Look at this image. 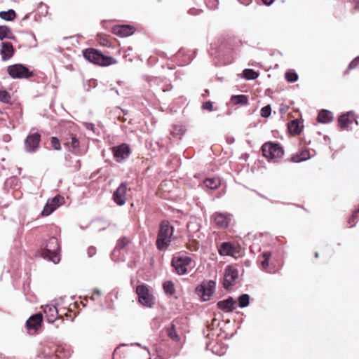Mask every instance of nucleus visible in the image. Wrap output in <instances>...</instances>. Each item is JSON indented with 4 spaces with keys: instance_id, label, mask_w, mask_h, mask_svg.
Listing matches in <instances>:
<instances>
[{
    "instance_id": "nucleus-1",
    "label": "nucleus",
    "mask_w": 359,
    "mask_h": 359,
    "mask_svg": "<svg viewBox=\"0 0 359 359\" xmlns=\"http://www.w3.org/2000/svg\"><path fill=\"white\" fill-rule=\"evenodd\" d=\"M173 234V228L168 221H163L160 224V229L156 241V246L158 250H164L168 248L171 242Z\"/></svg>"
},
{
    "instance_id": "nucleus-2",
    "label": "nucleus",
    "mask_w": 359,
    "mask_h": 359,
    "mask_svg": "<svg viewBox=\"0 0 359 359\" xmlns=\"http://www.w3.org/2000/svg\"><path fill=\"white\" fill-rule=\"evenodd\" d=\"M83 56L89 62L101 66H109L117 62L114 57L104 55L101 52L93 48L85 50Z\"/></svg>"
},
{
    "instance_id": "nucleus-3",
    "label": "nucleus",
    "mask_w": 359,
    "mask_h": 359,
    "mask_svg": "<svg viewBox=\"0 0 359 359\" xmlns=\"http://www.w3.org/2000/svg\"><path fill=\"white\" fill-rule=\"evenodd\" d=\"M262 149L264 157L274 161L282 158L284 154L283 148L276 143H265L263 144Z\"/></svg>"
},
{
    "instance_id": "nucleus-4",
    "label": "nucleus",
    "mask_w": 359,
    "mask_h": 359,
    "mask_svg": "<svg viewBox=\"0 0 359 359\" xmlns=\"http://www.w3.org/2000/svg\"><path fill=\"white\" fill-rule=\"evenodd\" d=\"M59 244L56 238H50L46 244V249L42 252V256L54 263L60 261L58 256Z\"/></svg>"
},
{
    "instance_id": "nucleus-5",
    "label": "nucleus",
    "mask_w": 359,
    "mask_h": 359,
    "mask_svg": "<svg viewBox=\"0 0 359 359\" xmlns=\"http://www.w3.org/2000/svg\"><path fill=\"white\" fill-rule=\"evenodd\" d=\"M81 138L76 135L69 134L64 140V146L72 153L76 155H82L85 150L82 149Z\"/></svg>"
},
{
    "instance_id": "nucleus-6",
    "label": "nucleus",
    "mask_w": 359,
    "mask_h": 359,
    "mask_svg": "<svg viewBox=\"0 0 359 359\" xmlns=\"http://www.w3.org/2000/svg\"><path fill=\"white\" fill-rule=\"evenodd\" d=\"M136 293L138 296V302L140 304L149 308L154 306V297L147 285H138L136 288Z\"/></svg>"
},
{
    "instance_id": "nucleus-7",
    "label": "nucleus",
    "mask_w": 359,
    "mask_h": 359,
    "mask_svg": "<svg viewBox=\"0 0 359 359\" xmlns=\"http://www.w3.org/2000/svg\"><path fill=\"white\" fill-rule=\"evenodd\" d=\"M191 262V259L188 256H177L172 258V266L177 274L184 275L188 273Z\"/></svg>"
},
{
    "instance_id": "nucleus-8",
    "label": "nucleus",
    "mask_w": 359,
    "mask_h": 359,
    "mask_svg": "<svg viewBox=\"0 0 359 359\" xmlns=\"http://www.w3.org/2000/svg\"><path fill=\"white\" fill-rule=\"evenodd\" d=\"M9 75L13 79L29 78L33 73L29 69L22 65L15 64L8 67Z\"/></svg>"
},
{
    "instance_id": "nucleus-9",
    "label": "nucleus",
    "mask_w": 359,
    "mask_h": 359,
    "mask_svg": "<svg viewBox=\"0 0 359 359\" xmlns=\"http://www.w3.org/2000/svg\"><path fill=\"white\" fill-rule=\"evenodd\" d=\"M215 285V282L213 280L204 281L197 287L196 292L203 301H208L214 294Z\"/></svg>"
},
{
    "instance_id": "nucleus-10",
    "label": "nucleus",
    "mask_w": 359,
    "mask_h": 359,
    "mask_svg": "<svg viewBox=\"0 0 359 359\" xmlns=\"http://www.w3.org/2000/svg\"><path fill=\"white\" fill-rule=\"evenodd\" d=\"M64 201V198L57 195L54 198L48 200L46 205L42 210L43 216L50 215L57 207H59Z\"/></svg>"
},
{
    "instance_id": "nucleus-11",
    "label": "nucleus",
    "mask_w": 359,
    "mask_h": 359,
    "mask_svg": "<svg viewBox=\"0 0 359 359\" xmlns=\"http://www.w3.org/2000/svg\"><path fill=\"white\" fill-rule=\"evenodd\" d=\"M41 140V135L38 133H34L27 137L25 140V148L27 152H34L39 147Z\"/></svg>"
},
{
    "instance_id": "nucleus-12",
    "label": "nucleus",
    "mask_w": 359,
    "mask_h": 359,
    "mask_svg": "<svg viewBox=\"0 0 359 359\" xmlns=\"http://www.w3.org/2000/svg\"><path fill=\"white\" fill-rule=\"evenodd\" d=\"M238 277V270L231 266H229L224 273V287L228 288L231 286H232Z\"/></svg>"
},
{
    "instance_id": "nucleus-13",
    "label": "nucleus",
    "mask_w": 359,
    "mask_h": 359,
    "mask_svg": "<svg viewBox=\"0 0 359 359\" xmlns=\"http://www.w3.org/2000/svg\"><path fill=\"white\" fill-rule=\"evenodd\" d=\"M112 151L116 161L121 162L129 156L130 149L128 144H122L121 145L113 147Z\"/></svg>"
},
{
    "instance_id": "nucleus-14",
    "label": "nucleus",
    "mask_w": 359,
    "mask_h": 359,
    "mask_svg": "<svg viewBox=\"0 0 359 359\" xmlns=\"http://www.w3.org/2000/svg\"><path fill=\"white\" fill-rule=\"evenodd\" d=\"M127 183L122 182L114 191L113 198L114 202L118 205H123L126 201Z\"/></svg>"
},
{
    "instance_id": "nucleus-15",
    "label": "nucleus",
    "mask_w": 359,
    "mask_h": 359,
    "mask_svg": "<svg viewBox=\"0 0 359 359\" xmlns=\"http://www.w3.org/2000/svg\"><path fill=\"white\" fill-rule=\"evenodd\" d=\"M42 315L37 313L31 316L26 322L28 330H37L41 325Z\"/></svg>"
},
{
    "instance_id": "nucleus-16",
    "label": "nucleus",
    "mask_w": 359,
    "mask_h": 359,
    "mask_svg": "<svg viewBox=\"0 0 359 359\" xmlns=\"http://www.w3.org/2000/svg\"><path fill=\"white\" fill-rule=\"evenodd\" d=\"M43 312L48 323H53L58 313L57 308L53 305L44 306Z\"/></svg>"
},
{
    "instance_id": "nucleus-17",
    "label": "nucleus",
    "mask_w": 359,
    "mask_h": 359,
    "mask_svg": "<svg viewBox=\"0 0 359 359\" xmlns=\"http://www.w3.org/2000/svg\"><path fill=\"white\" fill-rule=\"evenodd\" d=\"M215 223L220 228H226L228 226L230 218L224 213L216 212L213 215Z\"/></svg>"
},
{
    "instance_id": "nucleus-18",
    "label": "nucleus",
    "mask_w": 359,
    "mask_h": 359,
    "mask_svg": "<svg viewBox=\"0 0 359 359\" xmlns=\"http://www.w3.org/2000/svg\"><path fill=\"white\" fill-rule=\"evenodd\" d=\"M235 304L236 301L232 297H229L225 300L219 301L217 306L225 312H231L235 309Z\"/></svg>"
},
{
    "instance_id": "nucleus-19",
    "label": "nucleus",
    "mask_w": 359,
    "mask_h": 359,
    "mask_svg": "<svg viewBox=\"0 0 359 359\" xmlns=\"http://www.w3.org/2000/svg\"><path fill=\"white\" fill-rule=\"evenodd\" d=\"M14 53V48L11 43L4 42L2 43V48L1 50V54L3 60H7L10 59Z\"/></svg>"
},
{
    "instance_id": "nucleus-20",
    "label": "nucleus",
    "mask_w": 359,
    "mask_h": 359,
    "mask_svg": "<svg viewBox=\"0 0 359 359\" xmlns=\"http://www.w3.org/2000/svg\"><path fill=\"white\" fill-rule=\"evenodd\" d=\"M133 32V27L129 25H119L114 28V33L121 36H128Z\"/></svg>"
},
{
    "instance_id": "nucleus-21",
    "label": "nucleus",
    "mask_w": 359,
    "mask_h": 359,
    "mask_svg": "<svg viewBox=\"0 0 359 359\" xmlns=\"http://www.w3.org/2000/svg\"><path fill=\"white\" fill-rule=\"evenodd\" d=\"M354 121V114L352 111H349L346 114L339 116L338 121L341 128H346L349 124Z\"/></svg>"
},
{
    "instance_id": "nucleus-22",
    "label": "nucleus",
    "mask_w": 359,
    "mask_h": 359,
    "mask_svg": "<svg viewBox=\"0 0 359 359\" xmlns=\"http://www.w3.org/2000/svg\"><path fill=\"white\" fill-rule=\"evenodd\" d=\"M231 102L234 105H247L248 104V97L245 95H232L231 97Z\"/></svg>"
},
{
    "instance_id": "nucleus-23",
    "label": "nucleus",
    "mask_w": 359,
    "mask_h": 359,
    "mask_svg": "<svg viewBox=\"0 0 359 359\" xmlns=\"http://www.w3.org/2000/svg\"><path fill=\"white\" fill-rule=\"evenodd\" d=\"M310 158V154L308 150H304L299 152V154H296L292 156V161L295 163H299L301 161H306Z\"/></svg>"
},
{
    "instance_id": "nucleus-24",
    "label": "nucleus",
    "mask_w": 359,
    "mask_h": 359,
    "mask_svg": "<svg viewBox=\"0 0 359 359\" xmlns=\"http://www.w3.org/2000/svg\"><path fill=\"white\" fill-rule=\"evenodd\" d=\"M332 119V116L330 111L327 110H322L318 116V121L320 123H327Z\"/></svg>"
},
{
    "instance_id": "nucleus-25",
    "label": "nucleus",
    "mask_w": 359,
    "mask_h": 359,
    "mask_svg": "<svg viewBox=\"0 0 359 359\" xmlns=\"http://www.w3.org/2000/svg\"><path fill=\"white\" fill-rule=\"evenodd\" d=\"M219 252L222 256L230 255L233 252V248L231 243H224L221 245Z\"/></svg>"
},
{
    "instance_id": "nucleus-26",
    "label": "nucleus",
    "mask_w": 359,
    "mask_h": 359,
    "mask_svg": "<svg viewBox=\"0 0 359 359\" xmlns=\"http://www.w3.org/2000/svg\"><path fill=\"white\" fill-rule=\"evenodd\" d=\"M288 129L290 132L294 135H298L302 131L300 123L297 120L292 121L288 124Z\"/></svg>"
},
{
    "instance_id": "nucleus-27",
    "label": "nucleus",
    "mask_w": 359,
    "mask_h": 359,
    "mask_svg": "<svg viewBox=\"0 0 359 359\" xmlns=\"http://www.w3.org/2000/svg\"><path fill=\"white\" fill-rule=\"evenodd\" d=\"M204 184L208 188L214 189L220 185V181L217 178H208L204 181Z\"/></svg>"
},
{
    "instance_id": "nucleus-28",
    "label": "nucleus",
    "mask_w": 359,
    "mask_h": 359,
    "mask_svg": "<svg viewBox=\"0 0 359 359\" xmlns=\"http://www.w3.org/2000/svg\"><path fill=\"white\" fill-rule=\"evenodd\" d=\"M168 336L175 341H179L180 339V336L177 334L174 324H172L170 327L166 329Z\"/></svg>"
},
{
    "instance_id": "nucleus-29",
    "label": "nucleus",
    "mask_w": 359,
    "mask_h": 359,
    "mask_svg": "<svg viewBox=\"0 0 359 359\" xmlns=\"http://www.w3.org/2000/svg\"><path fill=\"white\" fill-rule=\"evenodd\" d=\"M15 16V12L13 9L0 12V18L7 21L13 20Z\"/></svg>"
},
{
    "instance_id": "nucleus-30",
    "label": "nucleus",
    "mask_w": 359,
    "mask_h": 359,
    "mask_svg": "<svg viewBox=\"0 0 359 359\" xmlns=\"http://www.w3.org/2000/svg\"><path fill=\"white\" fill-rule=\"evenodd\" d=\"M12 32L7 26H0V40L4 39H11Z\"/></svg>"
},
{
    "instance_id": "nucleus-31",
    "label": "nucleus",
    "mask_w": 359,
    "mask_h": 359,
    "mask_svg": "<svg viewBox=\"0 0 359 359\" xmlns=\"http://www.w3.org/2000/svg\"><path fill=\"white\" fill-rule=\"evenodd\" d=\"M238 306L241 308L246 307L250 303V296L248 294H243L238 298Z\"/></svg>"
},
{
    "instance_id": "nucleus-32",
    "label": "nucleus",
    "mask_w": 359,
    "mask_h": 359,
    "mask_svg": "<svg viewBox=\"0 0 359 359\" xmlns=\"http://www.w3.org/2000/svg\"><path fill=\"white\" fill-rule=\"evenodd\" d=\"M244 77L248 80H253L259 76V74L251 69H245L243 72Z\"/></svg>"
},
{
    "instance_id": "nucleus-33",
    "label": "nucleus",
    "mask_w": 359,
    "mask_h": 359,
    "mask_svg": "<svg viewBox=\"0 0 359 359\" xmlns=\"http://www.w3.org/2000/svg\"><path fill=\"white\" fill-rule=\"evenodd\" d=\"M163 288L167 294H173L175 292L174 284L171 281L164 283Z\"/></svg>"
},
{
    "instance_id": "nucleus-34",
    "label": "nucleus",
    "mask_w": 359,
    "mask_h": 359,
    "mask_svg": "<svg viewBox=\"0 0 359 359\" xmlns=\"http://www.w3.org/2000/svg\"><path fill=\"white\" fill-rule=\"evenodd\" d=\"M271 257V252H264L262 253V258L263 259L261 261L262 266L264 269H266V268L269 266V260Z\"/></svg>"
},
{
    "instance_id": "nucleus-35",
    "label": "nucleus",
    "mask_w": 359,
    "mask_h": 359,
    "mask_svg": "<svg viewBox=\"0 0 359 359\" xmlns=\"http://www.w3.org/2000/svg\"><path fill=\"white\" fill-rule=\"evenodd\" d=\"M128 240L127 238L123 237L119 239L117 242L116 246L114 249V252H116L117 250H121L124 248L128 244Z\"/></svg>"
},
{
    "instance_id": "nucleus-36",
    "label": "nucleus",
    "mask_w": 359,
    "mask_h": 359,
    "mask_svg": "<svg viewBox=\"0 0 359 359\" xmlns=\"http://www.w3.org/2000/svg\"><path fill=\"white\" fill-rule=\"evenodd\" d=\"M0 101L8 103L11 101V96L6 90H0Z\"/></svg>"
},
{
    "instance_id": "nucleus-37",
    "label": "nucleus",
    "mask_w": 359,
    "mask_h": 359,
    "mask_svg": "<svg viewBox=\"0 0 359 359\" xmlns=\"http://www.w3.org/2000/svg\"><path fill=\"white\" fill-rule=\"evenodd\" d=\"M285 79L288 82H294L297 80L298 76L295 72H287L285 74Z\"/></svg>"
},
{
    "instance_id": "nucleus-38",
    "label": "nucleus",
    "mask_w": 359,
    "mask_h": 359,
    "mask_svg": "<svg viewBox=\"0 0 359 359\" xmlns=\"http://www.w3.org/2000/svg\"><path fill=\"white\" fill-rule=\"evenodd\" d=\"M50 144L55 150H60L61 146L60 140L56 137H52L50 139Z\"/></svg>"
},
{
    "instance_id": "nucleus-39",
    "label": "nucleus",
    "mask_w": 359,
    "mask_h": 359,
    "mask_svg": "<svg viewBox=\"0 0 359 359\" xmlns=\"http://www.w3.org/2000/svg\"><path fill=\"white\" fill-rule=\"evenodd\" d=\"M271 113V108L270 105H266L262 108L261 109V116L262 117H269Z\"/></svg>"
},
{
    "instance_id": "nucleus-40",
    "label": "nucleus",
    "mask_w": 359,
    "mask_h": 359,
    "mask_svg": "<svg viewBox=\"0 0 359 359\" xmlns=\"http://www.w3.org/2000/svg\"><path fill=\"white\" fill-rule=\"evenodd\" d=\"M359 66V57L355 58L348 65V69H352L356 67Z\"/></svg>"
},
{
    "instance_id": "nucleus-41",
    "label": "nucleus",
    "mask_w": 359,
    "mask_h": 359,
    "mask_svg": "<svg viewBox=\"0 0 359 359\" xmlns=\"http://www.w3.org/2000/svg\"><path fill=\"white\" fill-rule=\"evenodd\" d=\"M202 107H203V109H207L210 111H212V109H213L212 103L210 101L204 102Z\"/></svg>"
},
{
    "instance_id": "nucleus-42",
    "label": "nucleus",
    "mask_w": 359,
    "mask_h": 359,
    "mask_svg": "<svg viewBox=\"0 0 359 359\" xmlns=\"http://www.w3.org/2000/svg\"><path fill=\"white\" fill-rule=\"evenodd\" d=\"M96 253V249L94 247H90L88 249V255L89 257L93 256Z\"/></svg>"
},
{
    "instance_id": "nucleus-43",
    "label": "nucleus",
    "mask_w": 359,
    "mask_h": 359,
    "mask_svg": "<svg viewBox=\"0 0 359 359\" xmlns=\"http://www.w3.org/2000/svg\"><path fill=\"white\" fill-rule=\"evenodd\" d=\"M263 1V3L266 5H271V4H273V1L274 0H262Z\"/></svg>"
},
{
    "instance_id": "nucleus-44",
    "label": "nucleus",
    "mask_w": 359,
    "mask_h": 359,
    "mask_svg": "<svg viewBox=\"0 0 359 359\" xmlns=\"http://www.w3.org/2000/svg\"><path fill=\"white\" fill-rule=\"evenodd\" d=\"M358 213H359V210L354 212V214L352 215V217L351 219H354L355 217H357Z\"/></svg>"
},
{
    "instance_id": "nucleus-45",
    "label": "nucleus",
    "mask_w": 359,
    "mask_h": 359,
    "mask_svg": "<svg viewBox=\"0 0 359 359\" xmlns=\"http://www.w3.org/2000/svg\"><path fill=\"white\" fill-rule=\"evenodd\" d=\"M355 8H356L357 9H359V0H357V1H355Z\"/></svg>"
},
{
    "instance_id": "nucleus-46",
    "label": "nucleus",
    "mask_w": 359,
    "mask_h": 359,
    "mask_svg": "<svg viewBox=\"0 0 359 359\" xmlns=\"http://www.w3.org/2000/svg\"><path fill=\"white\" fill-rule=\"evenodd\" d=\"M95 292L97 294H100V291L99 290H95Z\"/></svg>"
},
{
    "instance_id": "nucleus-47",
    "label": "nucleus",
    "mask_w": 359,
    "mask_h": 359,
    "mask_svg": "<svg viewBox=\"0 0 359 359\" xmlns=\"http://www.w3.org/2000/svg\"><path fill=\"white\" fill-rule=\"evenodd\" d=\"M318 257V253H316V257Z\"/></svg>"
}]
</instances>
